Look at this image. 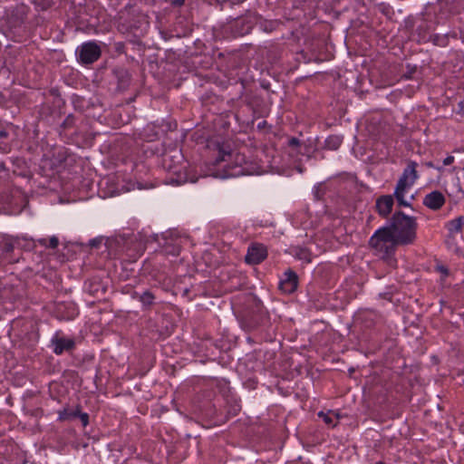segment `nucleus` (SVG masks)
Here are the masks:
<instances>
[{
    "label": "nucleus",
    "instance_id": "obj_5",
    "mask_svg": "<svg viewBox=\"0 0 464 464\" xmlns=\"http://www.w3.org/2000/svg\"><path fill=\"white\" fill-rule=\"evenodd\" d=\"M267 256V249L261 243H253L247 248L245 261L250 265H257L263 262Z\"/></svg>",
    "mask_w": 464,
    "mask_h": 464
},
{
    "label": "nucleus",
    "instance_id": "obj_2",
    "mask_svg": "<svg viewBox=\"0 0 464 464\" xmlns=\"http://www.w3.org/2000/svg\"><path fill=\"white\" fill-rule=\"evenodd\" d=\"M388 227L400 246L411 245L415 242L418 224L414 217L407 216L401 210L396 211Z\"/></svg>",
    "mask_w": 464,
    "mask_h": 464
},
{
    "label": "nucleus",
    "instance_id": "obj_29",
    "mask_svg": "<svg viewBox=\"0 0 464 464\" xmlns=\"http://www.w3.org/2000/svg\"><path fill=\"white\" fill-rule=\"evenodd\" d=\"M102 237H95V238H92L89 241V246L91 247H99L100 245L102 244Z\"/></svg>",
    "mask_w": 464,
    "mask_h": 464
},
{
    "label": "nucleus",
    "instance_id": "obj_20",
    "mask_svg": "<svg viewBox=\"0 0 464 464\" xmlns=\"http://www.w3.org/2000/svg\"><path fill=\"white\" fill-rule=\"evenodd\" d=\"M58 414L59 420L63 421L72 420L73 418H76L78 414H80V406H77L76 409L72 411H69L67 409H63L62 411H59Z\"/></svg>",
    "mask_w": 464,
    "mask_h": 464
},
{
    "label": "nucleus",
    "instance_id": "obj_35",
    "mask_svg": "<svg viewBox=\"0 0 464 464\" xmlns=\"http://www.w3.org/2000/svg\"><path fill=\"white\" fill-rule=\"evenodd\" d=\"M376 464H385V463L382 461H378V462H376Z\"/></svg>",
    "mask_w": 464,
    "mask_h": 464
},
{
    "label": "nucleus",
    "instance_id": "obj_27",
    "mask_svg": "<svg viewBox=\"0 0 464 464\" xmlns=\"http://www.w3.org/2000/svg\"><path fill=\"white\" fill-rule=\"evenodd\" d=\"M287 144L290 148H294V149H296V148H299L301 146V140L295 137H291L288 141H287Z\"/></svg>",
    "mask_w": 464,
    "mask_h": 464
},
{
    "label": "nucleus",
    "instance_id": "obj_15",
    "mask_svg": "<svg viewBox=\"0 0 464 464\" xmlns=\"http://www.w3.org/2000/svg\"><path fill=\"white\" fill-rule=\"evenodd\" d=\"M409 188L396 185L393 197L396 198L400 207H411V203L405 200L404 195Z\"/></svg>",
    "mask_w": 464,
    "mask_h": 464
},
{
    "label": "nucleus",
    "instance_id": "obj_17",
    "mask_svg": "<svg viewBox=\"0 0 464 464\" xmlns=\"http://www.w3.org/2000/svg\"><path fill=\"white\" fill-rule=\"evenodd\" d=\"M11 150V145L9 142V132L5 130H0V151L6 153Z\"/></svg>",
    "mask_w": 464,
    "mask_h": 464
},
{
    "label": "nucleus",
    "instance_id": "obj_10",
    "mask_svg": "<svg viewBox=\"0 0 464 464\" xmlns=\"http://www.w3.org/2000/svg\"><path fill=\"white\" fill-rule=\"evenodd\" d=\"M394 204L393 196L392 195H383L377 198L375 203V208L378 214L382 218H387L392 210Z\"/></svg>",
    "mask_w": 464,
    "mask_h": 464
},
{
    "label": "nucleus",
    "instance_id": "obj_31",
    "mask_svg": "<svg viewBox=\"0 0 464 464\" xmlns=\"http://www.w3.org/2000/svg\"><path fill=\"white\" fill-rule=\"evenodd\" d=\"M454 162V157L453 156H448L443 160V165L448 166Z\"/></svg>",
    "mask_w": 464,
    "mask_h": 464
},
{
    "label": "nucleus",
    "instance_id": "obj_19",
    "mask_svg": "<svg viewBox=\"0 0 464 464\" xmlns=\"http://www.w3.org/2000/svg\"><path fill=\"white\" fill-rule=\"evenodd\" d=\"M295 256L300 260H304L307 263L312 261V254L309 249L305 247L296 246L295 248Z\"/></svg>",
    "mask_w": 464,
    "mask_h": 464
},
{
    "label": "nucleus",
    "instance_id": "obj_8",
    "mask_svg": "<svg viewBox=\"0 0 464 464\" xmlns=\"http://www.w3.org/2000/svg\"><path fill=\"white\" fill-rule=\"evenodd\" d=\"M445 197L439 190L427 194L423 198V205L431 210H439L445 204Z\"/></svg>",
    "mask_w": 464,
    "mask_h": 464
},
{
    "label": "nucleus",
    "instance_id": "obj_26",
    "mask_svg": "<svg viewBox=\"0 0 464 464\" xmlns=\"http://www.w3.org/2000/svg\"><path fill=\"white\" fill-rule=\"evenodd\" d=\"M436 271L440 272L442 275V280L445 279L450 275L449 268L444 265H437Z\"/></svg>",
    "mask_w": 464,
    "mask_h": 464
},
{
    "label": "nucleus",
    "instance_id": "obj_13",
    "mask_svg": "<svg viewBox=\"0 0 464 464\" xmlns=\"http://www.w3.org/2000/svg\"><path fill=\"white\" fill-rule=\"evenodd\" d=\"M14 246L11 242H4L0 244V265L2 260L11 262L10 255L14 252Z\"/></svg>",
    "mask_w": 464,
    "mask_h": 464
},
{
    "label": "nucleus",
    "instance_id": "obj_32",
    "mask_svg": "<svg viewBox=\"0 0 464 464\" xmlns=\"http://www.w3.org/2000/svg\"><path fill=\"white\" fill-rule=\"evenodd\" d=\"M186 0H170V3L174 6H181L184 5Z\"/></svg>",
    "mask_w": 464,
    "mask_h": 464
},
{
    "label": "nucleus",
    "instance_id": "obj_14",
    "mask_svg": "<svg viewBox=\"0 0 464 464\" xmlns=\"http://www.w3.org/2000/svg\"><path fill=\"white\" fill-rule=\"evenodd\" d=\"M134 298H138L139 301L143 304L145 307H150L153 304L155 300V295L152 292L147 290L143 292L142 294L139 295L137 292L133 294Z\"/></svg>",
    "mask_w": 464,
    "mask_h": 464
},
{
    "label": "nucleus",
    "instance_id": "obj_9",
    "mask_svg": "<svg viewBox=\"0 0 464 464\" xmlns=\"http://www.w3.org/2000/svg\"><path fill=\"white\" fill-rule=\"evenodd\" d=\"M284 276L285 277L280 281L279 284L280 289L286 294L294 293L298 285V276L296 273L289 269L285 273Z\"/></svg>",
    "mask_w": 464,
    "mask_h": 464
},
{
    "label": "nucleus",
    "instance_id": "obj_4",
    "mask_svg": "<svg viewBox=\"0 0 464 464\" xmlns=\"http://www.w3.org/2000/svg\"><path fill=\"white\" fill-rule=\"evenodd\" d=\"M79 61L83 64L96 62L102 54L100 46L94 42L82 44L76 51Z\"/></svg>",
    "mask_w": 464,
    "mask_h": 464
},
{
    "label": "nucleus",
    "instance_id": "obj_33",
    "mask_svg": "<svg viewBox=\"0 0 464 464\" xmlns=\"http://www.w3.org/2000/svg\"><path fill=\"white\" fill-rule=\"evenodd\" d=\"M424 165H425L427 168H435V169H437L439 171H442V169H443L441 167H435L432 161H426V162L424 163Z\"/></svg>",
    "mask_w": 464,
    "mask_h": 464
},
{
    "label": "nucleus",
    "instance_id": "obj_28",
    "mask_svg": "<svg viewBox=\"0 0 464 464\" xmlns=\"http://www.w3.org/2000/svg\"><path fill=\"white\" fill-rule=\"evenodd\" d=\"M82 423L83 427H86L89 424V414L86 412H82L80 411V414L78 416Z\"/></svg>",
    "mask_w": 464,
    "mask_h": 464
},
{
    "label": "nucleus",
    "instance_id": "obj_30",
    "mask_svg": "<svg viewBox=\"0 0 464 464\" xmlns=\"http://www.w3.org/2000/svg\"><path fill=\"white\" fill-rule=\"evenodd\" d=\"M7 102H8L7 97L2 92H0V106L1 107L5 106Z\"/></svg>",
    "mask_w": 464,
    "mask_h": 464
},
{
    "label": "nucleus",
    "instance_id": "obj_1",
    "mask_svg": "<svg viewBox=\"0 0 464 464\" xmlns=\"http://www.w3.org/2000/svg\"><path fill=\"white\" fill-rule=\"evenodd\" d=\"M217 150V157L214 160L215 165L221 162H227L226 168L230 171L231 176L249 175L253 171L248 167V163L244 154L232 152L228 144L216 142L213 144Z\"/></svg>",
    "mask_w": 464,
    "mask_h": 464
},
{
    "label": "nucleus",
    "instance_id": "obj_18",
    "mask_svg": "<svg viewBox=\"0 0 464 464\" xmlns=\"http://www.w3.org/2000/svg\"><path fill=\"white\" fill-rule=\"evenodd\" d=\"M163 252L167 255L179 256L181 250L179 244L177 242H166L162 246Z\"/></svg>",
    "mask_w": 464,
    "mask_h": 464
},
{
    "label": "nucleus",
    "instance_id": "obj_21",
    "mask_svg": "<svg viewBox=\"0 0 464 464\" xmlns=\"http://www.w3.org/2000/svg\"><path fill=\"white\" fill-rule=\"evenodd\" d=\"M39 245L42 246L55 249L59 245V239L57 237L53 236L49 239L47 238H40L38 239Z\"/></svg>",
    "mask_w": 464,
    "mask_h": 464
},
{
    "label": "nucleus",
    "instance_id": "obj_16",
    "mask_svg": "<svg viewBox=\"0 0 464 464\" xmlns=\"http://www.w3.org/2000/svg\"><path fill=\"white\" fill-rule=\"evenodd\" d=\"M464 225V216H459L457 218L450 220L447 224V228L450 234L459 233Z\"/></svg>",
    "mask_w": 464,
    "mask_h": 464
},
{
    "label": "nucleus",
    "instance_id": "obj_11",
    "mask_svg": "<svg viewBox=\"0 0 464 464\" xmlns=\"http://www.w3.org/2000/svg\"><path fill=\"white\" fill-rule=\"evenodd\" d=\"M445 190L448 196L457 202L464 198V189L459 178L452 179Z\"/></svg>",
    "mask_w": 464,
    "mask_h": 464
},
{
    "label": "nucleus",
    "instance_id": "obj_24",
    "mask_svg": "<svg viewBox=\"0 0 464 464\" xmlns=\"http://www.w3.org/2000/svg\"><path fill=\"white\" fill-rule=\"evenodd\" d=\"M75 124V117L72 114H69L66 116L64 121H63L61 127L64 130L71 129Z\"/></svg>",
    "mask_w": 464,
    "mask_h": 464
},
{
    "label": "nucleus",
    "instance_id": "obj_25",
    "mask_svg": "<svg viewBox=\"0 0 464 464\" xmlns=\"http://www.w3.org/2000/svg\"><path fill=\"white\" fill-rule=\"evenodd\" d=\"M318 416L319 417H322L324 421L328 424V425H333V426H335V424L334 423V418L332 416V412H328V413H324L323 411H320L318 413Z\"/></svg>",
    "mask_w": 464,
    "mask_h": 464
},
{
    "label": "nucleus",
    "instance_id": "obj_3",
    "mask_svg": "<svg viewBox=\"0 0 464 464\" xmlns=\"http://www.w3.org/2000/svg\"><path fill=\"white\" fill-rule=\"evenodd\" d=\"M369 246L384 257L393 255L397 246L400 245L397 243L391 228L386 226L374 232L370 237Z\"/></svg>",
    "mask_w": 464,
    "mask_h": 464
},
{
    "label": "nucleus",
    "instance_id": "obj_23",
    "mask_svg": "<svg viewBox=\"0 0 464 464\" xmlns=\"http://www.w3.org/2000/svg\"><path fill=\"white\" fill-rule=\"evenodd\" d=\"M178 155L177 156H169V155H165L164 156V159H163V166L164 168H166L169 172H173V173H178L180 171V169H178L177 166H172L170 163H168L169 161H170L173 158H182V156L180 155V153H177Z\"/></svg>",
    "mask_w": 464,
    "mask_h": 464
},
{
    "label": "nucleus",
    "instance_id": "obj_34",
    "mask_svg": "<svg viewBox=\"0 0 464 464\" xmlns=\"http://www.w3.org/2000/svg\"><path fill=\"white\" fill-rule=\"evenodd\" d=\"M5 163L4 162H0V169H5Z\"/></svg>",
    "mask_w": 464,
    "mask_h": 464
},
{
    "label": "nucleus",
    "instance_id": "obj_12",
    "mask_svg": "<svg viewBox=\"0 0 464 464\" xmlns=\"http://www.w3.org/2000/svg\"><path fill=\"white\" fill-rule=\"evenodd\" d=\"M113 72L117 78L118 89L120 91L126 90L129 87L131 80L130 72L123 68L115 69Z\"/></svg>",
    "mask_w": 464,
    "mask_h": 464
},
{
    "label": "nucleus",
    "instance_id": "obj_6",
    "mask_svg": "<svg viewBox=\"0 0 464 464\" xmlns=\"http://www.w3.org/2000/svg\"><path fill=\"white\" fill-rule=\"evenodd\" d=\"M417 167V162L410 160L407 167L403 169V172L396 185L411 188L419 178Z\"/></svg>",
    "mask_w": 464,
    "mask_h": 464
},
{
    "label": "nucleus",
    "instance_id": "obj_22",
    "mask_svg": "<svg viewBox=\"0 0 464 464\" xmlns=\"http://www.w3.org/2000/svg\"><path fill=\"white\" fill-rule=\"evenodd\" d=\"M342 144V139L339 136H329L325 140V147L329 150H337Z\"/></svg>",
    "mask_w": 464,
    "mask_h": 464
},
{
    "label": "nucleus",
    "instance_id": "obj_7",
    "mask_svg": "<svg viewBox=\"0 0 464 464\" xmlns=\"http://www.w3.org/2000/svg\"><path fill=\"white\" fill-rule=\"evenodd\" d=\"M51 343L53 346V352L61 355L64 352L72 351L75 348V342L72 338L59 337L58 333L52 338Z\"/></svg>",
    "mask_w": 464,
    "mask_h": 464
}]
</instances>
